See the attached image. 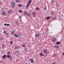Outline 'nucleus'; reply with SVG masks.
I'll return each instance as SVG.
<instances>
[{"instance_id":"obj_1","label":"nucleus","mask_w":64,"mask_h":64,"mask_svg":"<svg viewBox=\"0 0 64 64\" xmlns=\"http://www.w3.org/2000/svg\"><path fill=\"white\" fill-rule=\"evenodd\" d=\"M29 60H30L31 63H33L34 62V60L33 59L30 58Z\"/></svg>"},{"instance_id":"obj_2","label":"nucleus","mask_w":64,"mask_h":64,"mask_svg":"<svg viewBox=\"0 0 64 64\" xmlns=\"http://www.w3.org/2000/svg\"><path fill=\"white\" fill-rule=\"evenodd\" d=\"M4 25L5 26H10V24H4Z\"/></svg>"},{"instance_id":"obj_3","label":"nucleus","mask_w":64,"mask_h":64,"mask_svg":"<svg viewBox=\"0 0 64 64\" xmlns=\"http://www.w3.org/2000/svg\"><path fill=\"white\" fill-rule=\"evenodd\" d=\"M43 52L44 54H46L47 53V50H43Z\"/></svg>"},{"instance_id":"obj_4","label":"nucleus","mask_w":64,"mask_h":64,"mask_svg":"<svg viewBox=\"0 0 64 64\" xmlns=\"http://www.w3.org/2000/svg\"><path fill=\"white\" fill-rule=\"evenodd\" d=\"M35 36L36 38L37 37H39V36H40V34H35Z\"/></svg>"},{"instance_id":"obj_5","label":"nucleus","mask_w":64,"mask_h":64,"mask_svg":"<svg viewBox=\"0 0 64 64\" xmlns=\"http://www.w3.org/2000/svg\"><path fill=\"white\" fill-rule=\"evenodd\" d=\"M12 6H14V7H15V4L14 2H12L11 3Z\"/></svg>"},{"instance_id":"obj_6","label":"nucleus","mask_w":64,"mask_h":64,"mask_svg":"<svg viewBox=\"0 0 64 64\" xmlns=\"http://www.w3.org/2000/svg\"><path fill=\"white\" fill-rule=\"evenodd\" d=\"M39 55L40 56H44V54H43L42 52H41L39 54Z\"/></svg>"},{"instance_id":"obj_7","label":"nucleus","mask_w":64,"mask_h":64,"mask_svg":"<svg viewBox=\"0 0 64 64\" xmlns=\"http://www.w3.org/2000/svg\"><path fill=\"white\" fill-rule=\"evenodd\" d=\"M52 40L53 42H56V38H54L52 39Z\"/></svg>"},{"instance_id":"obj_8","label":"nucleus","mask_w":64,"mask_h":64,"mask_svg":"<svg viewBox=\"0 0 64 64\" xmlns=\"http://www.w3.org/2000/svg\"><path fill=\"white\" fill-rule=\"evenodd\" d=\"M2 15H5V14H6V13L3 11L2 12Z\"/></svg>"},{"instance_id":"obj_9","label":"nucleus","mask_w":64,"mask_h":64,"mask_svg":"<svg viewBox=\"0 0 64 64\" xmlns=\"http://www.w3.org/2000/svg\"><path fill=\"white\" fill-rule=\"evenodd\" d=\"M24 13L25 15H28V12L27 11L24 12Z\"/></svg>"},{"instance_id":"obj_10","label":"nucleus","mask_w":64,"mask_h":64,"mask_svg":"<svg viewBox=\"0 0 64 64\" xmlns=\"http://www.w3.org/2000/svg\"><path fill=\"white\" fill-rule=\"evenodd\" d=\"M8 13L9 14H11L12 13V10H8Z\"/></svg>"},{"instance_id":"obj_11","label":"nucleus","mask_w":64,"mask_h":64,"mask_svg":"<svg viewBox=\"0 0 64 64\" xmlns=\"http://www.w3.org/2000/svg\"><path fill=\"white\" fill-rule=\"evenodd\" d=\"M55 47L56 49H58L59 48V46L57 45L55 46Z\"/></svg>"},{"instance_id":"obj_12","label":"nucleus","mask_w":64,"mask_h":64,"mask_svg":"<svg viewBox=\"0 0 64 64\" xmlns=\"http://www.w3.org/2000/svg\"><path fill=\"white\" fill-rule=\"evenodd\" d=\"M60 42H58L56 43L55 44H57V45H59V44H60Z\"/></svg>"},{"instance_id":"obj_13","label":"nucleus","mask_w":64,"mask_h":64,"mask_svg":"<svg viewBox=\"0 0 64 64\" xmlns=\"http://www.w3.org/2000/svg\"><path fill=\"white\" fill-rule=\"evenodd\" d=\"M16 23L17 25H19V22L18 21H16Z\"/></svg>"},{"instance_id":"obj_14","label":"nucleus","mask_w":64,"mask_h":64,"mask_svg":"<svg viewBox=\"0 0 64 64\" xmlns=\"http://www.w3.org/2000/svg\"><path fill=\"white\" fill-rule=\"evenodd\" d=\"M3 57L4 59H5V58H6V55H4L3 56Z\"/></svg>"},{"instance_id":"obj_15","label":"nucleus","mask_w":64,"mask_h":64,"mask_svg":"<svg viewBox=\"0 0 64 64\" xmlns=\"http://www.w3.org/2000/svg\"><path fill=\"white\" fill-rule=\"evenodd\" d=\"M51 17V16H48L46 18V20H47L48 19H49Z\"/></svg>"},{"instance_id":"obj_16","label":"nucleus","mask_w":64,"mask_h":64,"mask_svg":"<svg viewBox=\"0 0 64 64\" xmlns=\"http://www.w3.org/2000/svg\"><path fill=\"white\" fill-rule=\"evenodd\" d=\"M32 2V0H30L28 2V4H30Z\"/></svg>"},{"instance_id":"obj_17","label":"nucleus","mask_w":64,"mask_h":64,"mask_svg":"<svg viewBox=\"0 0 64 64\" xmlns=\"http://www.w3.org/2000/svg\"><path fill=\"white\" fill-rule=\"evenodd\" d=\"M14 36H15L16 37H18L19 36L18 34H15L14 35Z\"/></svg>"},{"instance_id":"obj_18","label":"nucleus","mask_w":64,"mask_h":64,"mask_svg":"<svg viewBox=\"0 0 64 64\" xmlns=\"http://www.w3.org/2000/svg\"><path fill=\"white\" fill-rule=\"evenodd\" d=\"M16 2L17 3H20V1L19 0H16Z\"/></svg>"},{"instance_id":"obj_19","label":"nucleus","mask_w":64,"mask_h":64,"mask_svg":"<svg viewBox=\"0 0 64 64\" xmlns=\"http://www.w3.org/2000/svg\"><path fill=\"white\" fill-rule=\"evenodd\" d=\"M7 58H11V56H10V55H8L7 56Z\"/></svg>"},{"instance_id":"obj_20","label":"nucleus","mask_w":64,"mask_h":64,"mask_svg":"<svg viewBox=\"0 0 64 64\" xmlns=\"http://www.w3.org/2000/svg\"><path fill=\"white\" fill-rule=\"evenodd\" d=\"M33 15L34 16H35L36 15V13L34 12H33Z\"/></svg>"},{"instance_id":"obj_21","label":"nucleus","mask_w":64,"mask_h":64,"mask_svg":"<svg viewBox=\"0 0 64 64\" xmlns=\"http://www.w3.org/2000/svg\"><path fill=\"white\" fill-rule=\"evenodd\" d=\"M18 12L20 13H22L23 11L21 10H18Z\"/></svg>"},{"instance_id":"obj_22","label":"nucleus","mask_w":64,"mask_h":64,"mask_svg":"<svg viewBox=\"0 0 64 64\" xmlns=\"http://www.w3.org/2000/svg\"><path fill=\"white\" fill-rule=\"evenodd\" d=\"M51 12V14H52V15H53V14H54V12Z\"/></svg>"},{"instance_id":"obj_23","label":"nucleus","mask_w":64,"mask_h":64,"mask_svg":"<svg viewBox=\"0 0 64 64\" xmlns=\"http://www.w3.org/2000/svg\"><path fill=\"white\" fill-rule=\"evenodd\" d=\"M36 10H39V8H38V7H36Z\"/></svg>"},{"instance_id":"obj_24","label":"nucleus","mask_w":64,"mask_h":64,"mask_svg":"<svg viewBox=\"0 0 64 64\" xmlns=\"http://www.w3.org/2000/svg\"><path fill=\"white\" fill-rule=\"evenodd\" d=\"M18 46H17L16 47H15L14 48V49L16 50V49H18Z\"/></svg>"},{"instance_id":"obj_25","label":"nucleus","mask_w":64,"mask_h":64,"mask_svg":"<svg viewBox=\"0 0 64 64\" xmlns=\"http://www.w3.org/2000/svg\"><path fill=\"white\" fill-rule=\"evenodd\" d=\"M14 31H13L12 32L11 34L12 35H13L14 34Z\"/></svg>"},{"instance_id":"obj_26","label":"nucleus","mask_w":64,"mask_h":64,"mask_svg":"<svg viewBox=\"0 0 64 64\" xmlns=\"http://www.w3.org/2000/svg\"><path fill=\"white\" fill-rule=\"evenodd\" d=\"M29 5V4H28L27 5V6L26 7H28Z\"/></svg>"},{"instance_id":"obj_27","label":"nucleus","mask_w":64,"mask_h":64,"mask_svg":"<svg viewBox=\"0 0 64 64\" xmlns=\"http://www.w3.org/2000/svg\"><path fill=\"white\" fill-rule=\"evenodd\" d=\"M7 54L8 55H10V54H11V52H8L7 53Z\"/></svg>"},{"instance_id":"obj_28","label":"nucleus","mask_w":64,"mask_h":64,"mask_svg":"<svg viewBox=\"0 0 64 64\" xmlns=\"http://www.w3.org/2000/svg\"><path fill=\"white\" fill-rule=\"evenodd\" d=\"M10 44H13V42L12 41H11V42H10Z\"/></svg>"},{"instance_id":"obj_29","label":"nucleus","mask_w":64,"mask_h":64,"mask_svg":"<svg viewBox=\"0 0 64 64\" xmlns=\"http://www.w3.org/2000/svg\"><path fill=\"white\" fill-rule=\"evenodd\" d=\"M22 47H25L26 46L24 44L22 45Z\"/></svg>"},{"instance_id":"obj_30","label":"nucleus","mask_w":64,"mask_h":64,"mask_svg":"<svg viewBox=\"0 0 64 64\" xmlns=\"http://www.w3.org/2000/svg\"><path fill=\"white\" fill-rule=\"evenodd\" d=\"M55 17H53V18H52V20H54V19H55Z\"/></svg>"},{"instance_id":"obj_31","label":"nucleus","mask_w":64,"mask_h":64,"mask_svg":"<svg viewBox=\"0 0 64 64\" xmlns=\"http://www.w3.org/2000/svg\"><path fill=\"white\" fill-rule=\"evenodd\" d=\"M0 40H3V38H1Z\"/></svg>"},{"instance_id":"obj_32","label":"nucleus","mask_w":64,"mask_h":64,"mask_svg":"<svg viewBox=\"0 0 64 64\" xmlns=\"http://www.w3.org/2000/svg\"><path fill=\"white\" fill-rule=\"evenodd\" d=\"M28 16H29V15H30V13H28Z\"/></svg>"},{"instance_id":"obj_33","label":"nucleus","mask_w":64,"mask_h":64,"mask_svg":"<svg viewBox=\"0 0 64 64\" xmlns=\"http://www.w3.org/2000/svg\"><path fill=\"white\" fill-rule=\"evenodd\" d=\"M21 6V4H19L18 6L19 7H20Z\"/></svg>"},{"instance_id":"obj_34","label":"nucleus","mask_w":64,"mask_h":64,"mask_svg":"<svg viewBox=\"0 0 64 64\" xmlns=\"http://www.w3.org/2000/svg\"><path fill=\"white\" fill-rule=\"evenodd\" d=\"M54 56H56V54H54Z\"/></svg>"},{"instance_id":"obj_35","label":"nucleus","mask_w":64,"mask_h":64,"mask_svg":"<svg viewBox=\"0 0 64 64\" xmlns=\"http://www.w3.org/2000/svg\"><path fill=\"white\" fill-rule=\"evenodd\" d=\"M4 34H7V33L6 32H4Z\"/></svg>"},{"instance_id":"obj_36","label":"nucleus","mask_w":64,"mask_h":64,"mask_svg":"<svg viewBox=\"0 0 64 64\" xmlns=\"http://www.w3.org/2000/svg\"><path fill=\"white\" fill-rule=\"evenodd\" d=\"M2 46L3 48H4V45H2Z\"/></svg>"},{"instance_id":"obj_37","label":"nucleus","mask_w":64,"mask_h":64,"mask_svg":"<svg viewBox=\"0 0 64 64\" xmlns=\"http://www.w3.org/2000/svg\"><path fill=\"white\" fill-rule=\"evenodd\" d=\"M57 20V18H55L54 20Z\"/></svg>"},{"instance_id":"obj_38","label":"nucleus","mask_w":64,"mask_h":64,"mask_svg":"<svg viewBox=\"0 0 64 64\" xmlns=\"http://www.w3.org/2000/svg\"><path fill=\"white\" fill-rule=\"evenodd\" d=\"M62 55H64V52H62Z\"/></svg>"},{"instance_id":"obj_39","label":"nucleus","mask_w":64,"mask_h":64,"mask_svg":"<svg viewBox=\"0 0 64 64\" xmlns=\"http://www.w3.org/2000/svg\"><path fill=\"white\" fill-rule=\"evenodd\" d=\"M56 63L55 62L52 63V64H55Z\"/></svg>"},{"instance_id":"obj_40","label":"nucleus","mask_w":64,"mask_h":64,"mask_svg":"<svg viewBox=\"0 0 64 64\" xmlns=\"http://www.w3.org/2000/svg\"><path fill=\"white\" fill-rule=\"evenodd\" d=\"M1 2H0V5H1Z\"/></svg>"},{"instance_id":"obj_41","label":"nucleus","mask_w":64,"mask_h":64,"mask_svg":"<svg viewBox=\"0 0 64 64\" xmlns=\"http://www.w3.org/2000/svg\"><path fill=\"white\" fill-rule=\"evenodd\" d=\"M19 35L20 36V34H19Z\"/></svg>"},{"instance_id":"obj_42","label":"nucleus","mask_w":64,"mask_h":64,"mask_svg":"<svg viewBox=\"0 0 64 64\" xmlns=\"http://www.w3.org/2000/svg\"><path fill=\"white\" fill-rule=\"evenodd\" d=\"M58 61H60V60H58Z\"/></svg>"},{"instance_id":"obj_43","label":"nucleus","mask_w":64,"mask_h":64,"mask_svg":"<svg viewBox=\"0 0 64 64\" xmlns=\"http://www.w3.org/2000/svg\"><path fill=\"white\" fill-rule=\"evenodd\" d=\"M20 21H21V19H20Z\"/></svg>"},{"instance_id":"obj_44","label":"nucleus","mask_w":64,"mask_h":64,"mask_svg":"<svg viewBox=\"0 0 64 64\" xmlns=\"http://www.w3.org/2000/svg\"><path fill=\"white\" fill-rule=\"evenodd\" d=\"M28 64H30V63H29Z\"/></svg>"},{"instance_id":"obj_45","label":"nucleus","mask_w":64,"mask_h":64,"mask_svg":"<svg viewBox=\"0 0 64 64\" xmlns=\"http://www.w3.org/2000/svg\"><path fill=\"white\" fill-rule=\"evenodd\" d=\"M24 50L25 51L26 50L25 49H24Z\"/></svg>"},{"instance_id":"obj_46","label":"nucleus","mask_w":64,"mask_h":64,"mask_svg":"<svg viewBox=\"0 0 64 64\" xmlns=\"http://www.w3.org/2000/svg\"><path fill=\"white\" fill-rule=\"evenodd\" d=\"M3 1L4 0H2Z\"/></svg>"}]
</instances>
